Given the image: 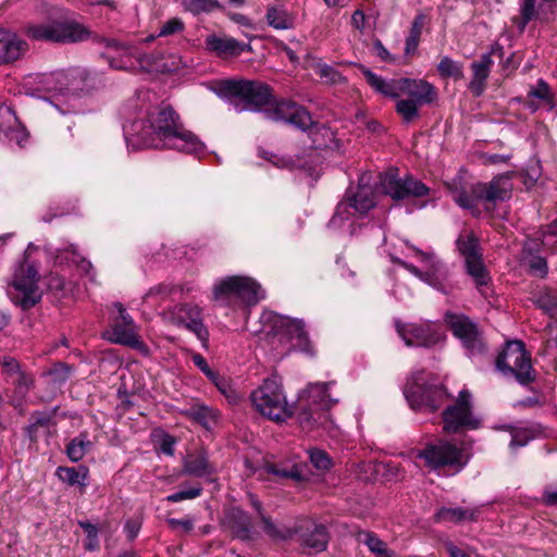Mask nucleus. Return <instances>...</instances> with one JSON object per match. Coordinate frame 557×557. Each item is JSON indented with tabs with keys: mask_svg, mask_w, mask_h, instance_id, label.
I'll return each mask as SVG.
<instances>
[{
	"mask_svg": "<svg viewBox=\"0 0 557 557\" xmlns=\"http://www.w3.org/2000/svg\"><path fill=\"white\" fill-rule=\"evenodd\" d=\"M202 487L200 485H195L193 487H189L187 490L178 491L176 493H173L169 496H166V502L169 503H178L186 499H194L201 495Z\"/></svg>",
	"mask_w": 557,
	"mask_h": 557,
	"instance_id": "nucleus-49",
	"label": "nucleus"
},
{
	"mask_svg": "<svg viewBox=\"0 0 557 557\" xmlns=\"http://www.w3.org/2000/svg\"><path fill=\"white\" fill-rule=\"evenodd\" d=\"M534 434L529 429H516L511 433L510 447L517 448L525 446L532 438Z\"/></svg>",
	"mask_w": 557,
	"mask_h": 557,
	"instance_id": "nucleus-51",
	"label": "nucleus"
},
{
	"mask_svg": "<svg viewBox=\"0 0 557 557\" xmlns=\"http://www.w3.org/2000/svg\"><path fill=\"white\" fill-rule=\"evenodd\" d=\"M187 414L195 421L199 422L205 428L209 429L212 423H215L219 418V412L205 405H195Z\"/></svg>",
	"mask_w": 557,
	"mask_h": 557,
	"instance_id": "nucleus-37",
	"label": "nucleus"
},
{
	"mask_svg": "<svg viewBox=\"0 0 557 557\" xmlns=\"http://www.w3.org/2000/svg\"><path fill=\"white\" fill-rule=\"evenodd\" d=\"M38 281L39 264L26 257L15 270L13 281L8 287V296L15 307L26 311L41 300L42 292Z\"/></svg>",
	"mask_w": 557,
	"mask_h": 557,
	"instance_id": "nucleus-8",
	"label": "nucleus"
},
{
	"mask_svg": "<svg viewBox=\"0 0 557 557\" xmlns=\"http://www.w3.org/2000/svg\"><path fill=\"white\" fill-rule=\"evenodd\" d=\"M466 268L467 273L473 278L480 292L484 294L482 288L488 285L490 275L482 261V257L466 260Z\"/></svg>",
	"mask_w": 557,
	"mask_h": 557,
	"instance_id": "nucleus-35",
	"label": "nucleus"
},
{
	"mask_svg": "<svg viewBox=\"0 0 557 557\" xmlns=\"http://www.w3.org/2000/svg\"><path fill=\"white\" fill-rule=\"evenodd\" d=\"M409 249L412 250L413 256L422 264V268H418L412 263H409L398 257L391 256L393 263L398 264L414 275L420 281L426 283L434 289L448 294L453 290V283L449 278V270L445 263H443L432 250L423 251L418 247L410 245L406 242Z\"/></svg>",
	"mask_w": 557,
	"mask_h": 557,
	"instance_id": "nucleus-6",
	"label": "nucleus"
},
{
	"mask_svg": "<svg viewBox=\"0 0 557 557\" xmlns=\"http://www.w3.org/2000/svg\"><path fill=\"white\" fill-rule=\"evenodd\" d=\"M263 531L267 535L274 540H288L294 535V530L289 528H280L277 527L270 516L265 513H261L259 517Z\"/></svg>",
	"mask_w": 557,
	"mask_h": 557,
	"instance_id": "nucleus-39",
	"label": "nucleus"
},
{
	"mask_svg": "<svg viewBox=\"0 0 557 557\" xmlns=\"http://www.w3.org/2000/svg\"><path fill=\"white\" fill-rule=\"evenodd\" d=\"M0 364L3 368V372L9 377L13 379L14 376H16L17 374H20L22 372L18 361L13 357L4 356V357L0 358Z\"/></svg>",
	"mask_w": 557,
	"mask_h": 557,
	"instance_id": "nucleus-58",
	"label": "nucleus"
},
{
	"mask_svg": "<svg viewBox=\"0 0 557 557\" xmlns=\"http://www.w3.org/2000/svg\"><path fill=\"white\" fill-rule=\"evenodd\" d=\"M184 22L178 17L166 21L161 27L157 37H166L184 30Z\"/></svg>",
	"mask_w": 557,
	"mask_h": 557,
	"instance_id": "nucleus-52",
	"label": "nucleus"
},
{
	"mask_svg": "<svg viewBox=\"0 0 557 557\" xmlns=\"http://www.w3.org/2000/svg\"><path fill=\"white\" fill-rule=\"evenodd\" d=\"M166 523L172 530H180L182 534H188L194 529V519L191 517L184 519L169 518Z\"/></svg>",
	"mask_w": 557,
	"mask_h": 557,
	"instance_id": "nucleus-56",
	"label": "nucleus"
},
{
	"mask_svg": "<svg viewBox=\"0 0 557 557\" xmlns=\"http://www.w3.org/2000/svg\"><path fill=\"white\" fill-rule=\"evenodd\" d=\"M398 335L407 346L430 347L442 339V334L435 324L429 321L419 320L418 322L395 321Z\"/></svg>",
	"mask_w": 557,
	"mask_h": 557,
	"instance_id": "nucleus-17",
	"label": "nucleus"
},
{
	"mask_svg": "<svg viewBox=\"0 0 557 557\" xmlns=\"http://www.w3.org/2000/svg\"><path fill=\"white\" fill-rule=\"evenodd\" d=\"M57 476L71 486H78L83 492L87 486L88 468L85 466L75 467H58Z\"/></svg>",
	"mask_w": 557,
	"mask_h": 557,
	"instance_id": "nucleus-31",
	"label": "nucleus"
},
{
	"mask_svg": "<svg viewBox=\"0 0 557 557\" xmlns=\"http://www.w3.org/2000/svg\"><path fill=\"white\" fill-rule=\"evenodd\" d=\"M267 22L275 29H289L294 27V16L284 4H271L267 9Z\"/></svg>",
	"mask_w": 557,
	"mask_h": 557,
	"instance_id": "nucleus-32",
	"label": "nucleus"
},
{
	"mask_svg": "<svg viewBox=\"0 0 557 557\" xmlns=\"http://www.w3.org/2000/svg\"><path fill=\"white\" fill-rule=\"evenodd\" d=\"M536 16L535 0L520 1V16L515 18L520 32H523L530 21Z\"/></svg>",
	"mask_w": 557,
	"mask_h": 557,
	"instance_id": "nucleus-42",
	"label": "nucleus"
},
{
	"mask_svg": "<svg viewBox=\"0 0 557 557\" xmlns=\"http://www.w3.org/2000/svg\"><path fill=\"white\" fill-rule=\"evenodd\" d=\"M81 528L87 534L88 542L85 544L87 550H95L98 548V530L96 525L87 521L79 522Z\"/></svg>",
	"mask_w": 557,
	"mask_h": 557,
	"instance_id": "nucleus-54",
	"label": "nucleus"
},
{
	"mask_svg": "<svg viewBox=\"0 0 557 557\" xmlns=\"http://www.w3.org/2000/svg\"><path fill=\"white\" fill-rule=\"evenodd\" d=\"M250 398L256 410L270 420L283 422L293 414L282 385L275 379L264 380Z\"/></svg>",
	"mask_w": 557,
	"mask_h": 557,
	"instance_id": "nucleus-11",
	"label": "nucleus"
},
{
	"mask_svg": "<svg viewBox=\"0 0 557 557\" xmlns=\"http://www.w3.org/2000/svg\"><path fill=\"white\" fill-rule=\"evenodd\" d=\"M510 178V174L506 173L494 177L490 183H478L476 194L481 196V201L496 203L509 199L512 190Z\"/></svg>",
	"mask_w": 557,
	"mask_h": 557,
	"instance_id": "nucleus-21",
	"label": "nucleus"
},
{
	"mask_svg": "<svg viewBox=\"0 0 557 557\" xmlns=\"http://www.w3.org/2000/svg\"><path fill=\"white\" fill-rule=\"evenodd\" d=\"M362 74L364 75L367 83L376 92L393 99H398L400 97L403 77L385 79L366 67H362Z\"/></svg>",
	"mask_w": 557,
	"mask_h": 557,
	"instance_id": "nucleus-27",
	"label": "nucleus"
},
{
	"mask_svg": "<svg viewBox=\"0 0 557 557\" xmlns=\"http://www.w3.org/2000/svg\"><path fill=\"white\" fill-rule=\"evenodd\" d=\"M405 396L412 408L438 409L447 399L448 394L443 385L429 384L424 371L417 372L405 386Z\"/></svg>",
	"mask_w": 557,
	"mask_h": 557,
	"instance_id": "nucleus-12",
	"label": "nucleus"
},
{
	"mask_svg": "<svg viewBox=\"0 0 557 557\" xmlns=\"http://www.w3.org/2000/svg\"><path fill=\"white\" fill-rule=\"evenodd\" d=\"M330 384H309L299 395L297 421L305 432L322 426L327 419V410L337 403L327 394Z\"/></svg>",
	"mask_w": 557,
	"mask_h": 557,
	"instance_id": "nucleus-7",
	"label": "nucleus"
},
{
	"mask_svg": "<svg viewBox=\"0 0 557 557\" xmlns=\"http://www.w3.org/2000/svg\"><path fill=\"white\" fill-rule=\"evenodd\" d=\"M224 524L232 531L234 536L239 540L248 541L252 539L251 519L247 512L240 508L230 509L224 518Z\"/></svg>",
	"mask_w": 557,
	"mask_h": 557,
	"instance_id": "nucleus-26",
	"label": "nucleus"
},
{
	"mask_svg": "<svg viewBox=\"0 0 557 557\" xmlns=\"http://www.w3.org/2000/svg\"><path fill=\"white\" fill-rule=\"evenodd\" d=\"M401 95L407 98L398 99L395 110L405 123H411L420 115V108L437 99L435 87L424 79L403 77Z\"/></svg>",
	"mask_w": 557,
	"mask_h": 557,
	"instance_id": "nucleus-10",
	"label": "nucleus"
},
{
	"mask_svg": "<svg viewBox=\"0 0 557 557\" xmlns=\"http://www.w3.org/2000/svg\"><path fill=\"white\" fill-rule=\"evenodd\" d=\"M213 295L216 300L222 298L236 299L250 307L264 298V290L251 277L230 276L215 285Z\"/></svg>",
	"mask_w": 557,
	"mask_h": 557,
	"instance_id": "nucleus-13",
	"label": "nucleus"
},
{
	"mask_svg": "<svg viewBox=\"0 0 557 557\" xmlns=\"http://www.w3.org/2000/svg\"><path fill=\"white\" fill-rule=\"evenodd\" d=\"M251 318H258V321L263 324L261 329H249L252 333L263 332L273 342L277 341L280 345L288 346V349H297L310 356L314 355L301 319L290 315H247V323Z\"/></svg>",
	"mask_w": 557,
	"mask_h": 557,
	"instance_id": "nucleus-5",
	"label": "nucleus"
},
{
	"mask_svg": "<svg viewBox=\"0 0 557 557\" xmlns=\"http://www.w3.org/2000/svg\"><path fill=\"white\" fill-rule=\"evenodd\" d=\"M535 302L539 309L544 311H552L556 306V297L553 294L546 292L541 293L536 297Z\"/></svg>",
	"mask_w": 557,
	"mask_h": 557,
	"instance_id": "nucleus-59",
	"label": "nucleus"
},
{
	"mask_svg": "<svg viewBox=\"0 0 557 557\" xmlns=\"http://www.w3.org/2000/svg\"><path fill=\"white\" fill-rule=\"evenodd\" d=\"M417 458L422 459L425 466L431 469L449 466L460 470L467 463V459L463 458V451L456 445L446 442L438 445H426L422 450L418 451Z\"/></svg>",
	"mask_w": 557,
	"mask_h": 557,
	"instance_id": "nucleus-16",
	"label": "nucleus"
},
{
	"mask_svg": "<svg viewBox=\"0 0 557 557\" xmlns=\"http://www.w3.org/2000/svg\"><path fill=\"white\" fill-rule=\"evenodd\" d=\"M33 377L23 371L13 377L12 383L15 385V393L20 397H24L33 386Z\"/></svg>",
	"mask_w": 557,
	"mask_h": 557,
	"instance_id": "nucleus-50",
	"label": "nucleus"
},
{
	"mask_svg": "<svg viewBox=\"0 0 557 557\" xmlns=\"http://www.w3.org/2000/svg\"><path fill=\"white\" fill-rule=\"evenodd\" d=\"M495 364L504 376L513 377L521 385H528L535 380L531 357L522 341L507 342Z\"/></svg>",
	"mask_w": 557,
	"mask_h": 557,
	"instance_id": "nucleus-9",
	"label": "nucleus"
},
{
	"mask_svg": "<svg viewBox=\"0 0 557 557\" xmlns=\"http://www.w3.org/2000/svg\"><path fill=\"white\" fill-rule=\"evenodd\" d=\"M154 94L139 91L123 108L126 120L123 129L128 147L165 148L190 154L205 151L203 143L181 121L175 110L166 103L152 104Z\"/></svg>",
	"mask_w": 557,
	"mask_h": 557,
	"instance_id": "nucleus-1",
	"label": "nucleus"
},
{
	"mask_svg": "<svg viewBox=\"0 0 557 557\" xmlns=\"http://www.w3.org/2000/svg\"><path fill=\"white\" fill-rule=\"evenodd\" d=\"M471 394L462 389L456 404L447 407L443 412L444 431L457 433L461 429L474 430L480 426V420L471 411Z\"/></svg>",
	"mask_w": 557,
	"mask_h": 557,
	"instance_id": "nucleus-15",
	"label": "nucleus"
},
{
	"mask_svg": "<svg viewBox=\"0 0 557 557\" xmlns=\"http://www.w3.org/2000/svg\"><path fill=\"white\" fill-rule=\"evenodd\" d=\"M379 177L382 194L389 196L394 200L423 197L430 191L429 187L410 175L399 177L396 170L382 173Z\"/></svg>",
	"mask_w": 557,
	"mask_h": 557,
	"instance_id": "nucleus-14",
	"label": "nucleus"
},
{
	"mask_svg": "<svg viewBox=\"0 0 557 557\" xmlns=\"http://www.w3.org/2000/svg\"><path fill=\"white\" fill-rule=\"evenodd\" d=\"M363 543L376 557H395V554L374 533H364Z\"/></svg>",
	"mask_w": 557,
	"mask_h": 557,
	"instance_id": "nucleus-41",
	"label": "nucleus"
},
{
	"mask_svg": "<svg viewBox=\"0 0 557 557\" xmlns=\"http://www.w3.org/2000/svg\"><path fill=\"white\" fill-rule=\"evenodd\" d=\"M50 255L54 259V264L62 265L71 261L75 263L77 269L86 274L91 282H95V271L91 262L81 257L76 246L73 244L50 250Z\"/></svg>",
	"mask_w": 557,
	"mask_h": 557,
	"instance_id": "nucleus-24",
	"label": "nucleus"
},
{
	"mask_svg": "<svg viewBox=\"0 0 557 557\" xmlns=\"http://www.w3.org/2000/svg\"><path fill=\"white\" fill-rule=\"evenodd\" d=\"M92 447L91 441L86 433H81L78 436L72 438L66 446V455L71 461L77 462L82 460L85 455Z\"/></svg>",
	"mask_w": 557,
	"mask_h": 557,
	"instance_id": "nucleus-36",
	"label": "nucleus"
},
{
	"mask_svg": "<svg viewBox=\"0 0 557 557\" xmlns=\"http://www.w3.org/2000/svg\"><path fill=\"white\" fill-rule=\"evenodd\" d=\"M528 264L530 269L537 275H544L546 273V261L542 257H532Z\"/></svg>",
	"mask_w": 557,
	"mask_h": 557,
	"instance_id": "nucleus-61",
	"label": "nucleus"
},
{
	"mask_svg": "<svg viewBox=\"0 0 557 557\" xmlns=\"http://www.w3.org/2000/svg\"><path fill=\"white\" fill-rule=\"evenodd\" d=\"M27 50V44L16 34L0 28V63L17 60Z\"/></svg>",
	"mask_w": 557,
	"mask_h": 557,
	"instance_id": "nucleus-25",
	"label": "nucleus"
},
{
	"mask_svg": "<svg viewBox=\"0 0 557 557\" xmlns=\"http://www.w3.org/2000/svg\"><path fill=\"white\" fill-rule=\"evenodd\" d=\"M53 418V413L51 412H45V411H37V412H34L30 417V421L39 426V428H44V426H48L49 423L51 422Z\"/></svg>",
	"mask_w": 557,
	"mask_h": 557,
	"instance_id": "nucleus-60",
	"label": "nucleus"
},
{
	"mask_svg": "<svg viewBox=\"0 0 557 557\" xmlns=\"http://www.w3.org/2000/svg\"><path fill=\"white\" fill-rule=\"evenodd\" d=\"M140 522L137 520H128L125 523L124 531L128 540L133 541L139 533Z\"/></svg>",
	"mask_w": 557,
	"mask_h": 557,
	"instance_id": "nucleus-62",
	"label": "nucleus"
},
{
	"mask_svg": "<svg viewBox=\"0 0 557 557\" xmlns=\"http://www.w3.org/2000/svg\"><path fill=\"white\" fill-rule=\"evenodd\" d=\"M73 368L64 362L54 363L53 367L47 372L51 382L54 385L61 386L64 384L72 374Z\"/></svg>",
	"mask_w": 557,
	"mask_h": 557,
	"instance_id": "nucleus-44",
	"label": "nucleus"
},
{
	"mask_svg": "<svg viewBox=\"0 0 557 557\" xmlns=\"http://www.w3.org/2000/svg\"><path fill=\"white\" fill-rule=\"evenodd\" d=\"M493 63L491 53H484L471 64L473 77L469 83V89L474 96L478 97L483 94Z\"/></svg>",
	"mask_w": 557,
	"mask_h": 557,
	"instance_id": "nucleus-28",
	"label": "nucleus"
},
{
	"mask_svg": "<svg viewBox=\"0 0 557 557\" xmlns=\"http://www.w3.org/2000/svg\"><path fill=\"white\" fill-rule=\"evenodd\" d=\"M476 518V511L474 509L466 508H447L442 507L435 515L436 521H449L459 523L462 521H473Z\"/></svg>",
	"mask_w": 557,
	"mask_h": 557,
	"instance_id": "nucleus-34",
	"label": "nucleus"
},
{
	"mask_svg": "<svg viewBox=\"0 0 557 557\" xmlns=\"http://www.w3.org/2000/svg\"><path fill=\"white\" fill-rule=\"evenodd\" d=\"M445 549L447 550L449 557H471L467 552L459 548L453 542H446Z\"/></svg>",
	"mask_w": 557,
	"mask_h": 557,
	"instance_id": "nucleus-63",
	"label": "nucleus"
},
{
	"mask_svg": "<svg viewBox=\"0 0 557 557\" xmlns=\"http://www.w3.org/2000/svg\"><path fill=\"white\" fill-rule=\"evenodd\" d=\"M215 467L209 461L208 456L203 451L189 454L183 463V473L205 478L213 474Z\"/></svg>",
	"mask_w": 557,
	"mask_h": 557,
	"instance_id": "nucleus-29",
	"label": "nucleus"
},
{
	"mask_svg": "<svg viewBox=\"0 0 557 557\" xmlns=\"http://www.w3.org/2000/svg\"><path fill=\"white\" fill-rule=\"evenodd\" d=\"M299 535L300 545L307 554H318L326 549L329 544V533L325 525L314 521H305L294 534Z\"/></svg>",
	"mask_w": 557,
	"mask_h": 557,
	"instance_id": "nucleus-20",
	"label": "nucleus"
},
{
	"mask_svg": "<svg viewBox=\"0 0 557 557\" xmlns=\"http://www.w3.org/2000/svg\"><path fill=\"white\" fill-rule=\"evenodd\" d=\"M102 337L110 343L141 350L146 346L140 339L138 327L131 315H117L109 327L103 331Z\"/></svg>",
	"mask_w": 557,
	"mask_h": 557,
	"instance_id": "nucleus-18",
	"label": "nucleus"
},
{
	"mask_svg": "<svg viewBox=\"0 0 557 557\" xmlns=\"http://www.w3.org/2000/svg\"><path fill=\"white\" fill-rule=\"evenodd\" d=\"M172 323L194 333L201 342L202 346L207 347L209 342V331L199 317L178 315L177 318L172 319Z\"/></svg>",
	"mask_w": 557,
	"mask_h": 557,
	"instance_id": "nucleus-30",
	"label": "nucleus"
},
{
	"mask_svg": "<svg viewBox=\"0 0 557 557\" xmlns=\"http://www.w3.org/2000/svg\"><path fill=\"white\" fill-rule=\"evenodd\" d=\"M310 461L318 470H327L331 468L332 461L329 455L321 449L310 450Z\"/></svg>",
	"mask_w": 557,
	"mask_h": 557,
	"instance_id": "nucleus-53",
	"label": "nucleus"
},
{
	"mask_svg": "<svg viewBox=\"0 0 557 557\" xmlns=\"http://www.w3.org/2000/svg\"><path fill=\"white\" fill-rule=\"evenodd\" d=\"M446 322L453 334L462 342L470 354L483 352L482 333L467 315H447Z\"/></svg>",
	"mask_w": 557,
	"mask_h": 557,
	"instance_id": "nucleus-19",
	"label": "nucleus"
},
{
	"mask_svg": "<svg viewBox=\"0 0 557 557\" xmlns=\"http://www.w3.org/2000/svg\"><path fill=\"white\" fill-rule=\"evenodd\" d=\"M269 471L282 479L298 480L300 478V472L295 466L282 467L278 465H271L269 467Z\"/></svg>",
	"mask_w": 557,
	"mask_h": 557,
	"instance_id": "nucleus-55",
	"label": "nucleus"
},
{
	"mask_svg": "<svg viewBox=\"0 0 557 557\" xmlns=\"http://www.w3.org/2000/svg\"><path fill=\"white\" fill-rule=\"evenodd\" d=\"M216 388L222 395H224L230 403L236 404L240 399V395L235 388H233L231 381L224 377L218 385Z\"/></svg>",
	"mask_w": 557,
	"mask_h": 557,
	"instance_id": "nucleus-57",
	"label": "nucleus"
},
{
	"mask_svg": "<svg viewBox=\"0 0 557 557\" xmlns=\"http://www.w3.org/2000/svg\"><path fill=\"white\" fill-rule=\"evenodd\" d=\"M27 35L34 40L57 44H76L91 38L94 42L107 49L101 55L108 60L112 69L128 71L135 67L131 45L115 38L98 35L91 37L90 30L75 20L62 17L32 25L27 29Z\"/></svg>",
	"mask_w": 557,
	"mask_h": 557,
	"instance_id": "nucleus-3",
	"label": "nucleus"
},
{
	"mask_svg": "<svg viewBox=\"0 0 557 557\" xmlns=\"http://www.w3.org/2000/svg\"><path fill=\"white\" fill-rule=\"evenodd\" d=\"M205 45L207 50L220 58L236 57L243 51L250 50V46L247 44L228 36H218L215 34L207 36Z\"/></svg>",
	"mask_w": 557,
	"mask_h": 557,
	"instance_id": "nucleus-23",
	"label": "nucleus"
},
{
	"mask_svg": "<svg viewBox=\"0 0 557 557\" xmlns=\"http://www.w3.org/2000/svg\"><path fill=\"white\" fill-rule=\"evenodd\" d=\"M440 74L444 77L460 79L463 77L461 65L448 57H444L437 65Z\"/></svg>",
	"mask_w": 557,
	"mask_h": 557,
	"instance_id": "nucleus-45",
	"label": "nucleus"
},
{
	"mask_svg": "<svg viewBox=\"0 0 557 557\" xmlns=\"http://www.w3.org/2000/svg\"><path fill=\"white\" fill-rule=\"evenodd\" d=\"M191 360L194 364L203 373H208L211 369L207 362V360L200 354H194L191 356Z\"/></svg>",
	"mask_w": 557,
	"mask_h": 557,
	"instance_id": "nucleus-64",
	"label": "nucleus"
},
{
	"mask_svg": "<svg viewBox=\"0 0 557 557\" xmlns=\"http://www.w3.org/2000/svg\"><path fill=\"white\" fill-rule=\"evenodd\" d=\"M529 98L539 99L543 106H547L549 109L553 108V98L548 85L540 81L535 88L529 91Z\"/></svg>",
	"mask_w": 557,
	"mask_h": 557,
	"instance_id": "nucleus-48",
	"label": "nucleus"
},
{
	"mask_svg": "<svg viewBox=\"0 0 557 557\" xmlns=\"http://www.w3.org/2000/svg\"><path fill=\"white\" fill-rule=\"evenodd\" d=\"M453 200L461 208L472 210L481 201V196L476 194V184L469 187L449 186Z\"/></svg>",
	"mask_w": 557,
	"mask_h": 557,
	"instance_id": "nucleus-33",
	"label": "nucleus"
},
{
	"mask_svg": "<svg viewBox=\"0 0 557 557\" xmlns=\"http://www.w3.org/2000/svg\"><path fill=\"white\" fill-rule=\"evenodd\" d=\"M48 287L53 292H61L63 295L71 294L75 289L74 283L65 281L63 276L58 273H50L48 276Z\"/></svg>",
	"mask_w": 557,
	"mask_h": 557,
	"instance_id": "nucleus-47",
	"label": "nucleus"
},
{
	"mask_svg": "<svg viewBox=\"0 0 557 557\" xmlns=\"http://www.w3.org/2000/svg\"><path fill=\"white\" fill-rule=\"evenodd\" d=\"M374 185L373 174L362 173L359 176L358 185L348 188L344 199L336 206L329 226L344 230L350 235L355 234L359 221L364 219L376 205Z\"/></svg>",
	"mask_w": 557,
	"mask_h": 557,
	"instance_id": "nucleus-4",
	"label": "nucleus"
},
{
	"mask_svg": "<svg viewBox=\"0 0 557 557\" xmlns=\"http://www.w3.org/2000/svg\"><path fill=\"white\" fill-rule=\"evenodd\" d=\"M215 92L227 98L237 112L263 111L268 120L284 122L306 131L313 125L310 113L290 100L273 101L271 88L259 81L225 79L218 83Z\"/></svg>",
	"mask_w": 557,
	"mask_h": 557,
	"instance_id": "nucleus-2",
	"label": "nucleus"
},
{
	"mask_svg": "<svg viewBox=\"0 0 557 557\" xmlns=\"http://www.w3.org/2000/svg\"><path fill=\"white\" fill-rule=\"evenodd\" d=\"M184 9L194 15L210 13L220 7L218 0H183Z\"/></svg>",
	"mask_w": 557,
	"mask_h": 557,
	"instance_id": "nucleus-40",
	"label": "nucleus"
},
{
	"mask_svg": "<svg viewBox=\"0 0 557 557\" xmlns=\"http://www.w3.org/2000/svg\"><path fill=\"white\" fill-rule=\"evenodd\" d=\"M0 133L9 143L23 147L28 139V133L15 115L12 107L0 104Z\"/></svg>",
	"mask_w": 557,
	"mask_h": 557,
	"instance_id": "nucleus-22",
	"label": "nucleus"
},
{
	"mask_svg": "<svg viewBox=\"0 0 557 557\" xmlns=\"http://www.w3.org/2000/svg\"><path fill=\"white\" fill-rule=\"evenodd\" d=\"M423 22L424 17L422 15L416 16L414 21L412 22L409 36L406 39L405 52L407 54L414 52L416 49L418 48L421 30L423 27Z\"/></svg>",
	"mask_w": 557,
	"mask_h": 557,
	"instance_id": "nucleus-43",
	"label": "nucleus"
},
{
	"mask_svg": "<svg viewBox=\"0 0 557 557\" xmlns=\"http://www.w3.org/2000/svg\"><path fill=\"white\" fill-rule=\"evenodd\" d=\"M457 247L465 260L480 257L479 242L473 233L461 234L457 239Z\"/></svg>",
	"mask_w": 557,
	"mask_h": 557,
	"instance_id": "nucleus-38",
	"label": "nucleus"
},
{
	"mask_svg": "<svg viewBox=\"0 0 557 557\" xmlns=\"http://www.w3.org/2000/svg\"><path fill=\"white\" fill-rule=\"evenodd\" d=\"M315 74L327 84L336 85L345 82L344 76L336 69L325 63L317 64Z\"/></svg>",
	"mask_w": 557,
	"mask_h": 557,
	"instance_id": "nucleus-46",
	"label": "nucleus"
}]
</instances>
